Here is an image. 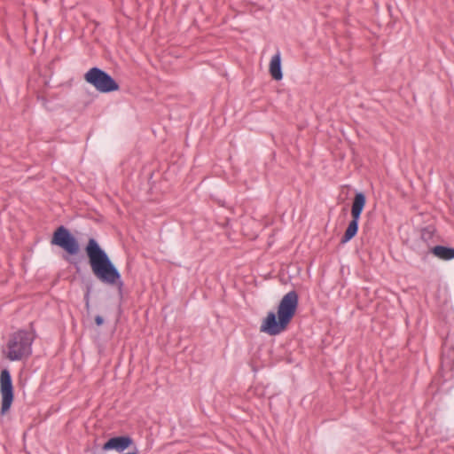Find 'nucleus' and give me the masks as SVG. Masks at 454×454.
<instances>
[{
	"label": "nucleus",
	"mask_w": 454,
	"mask_h": 454,
	"mask_svg": "<svg viewBox=\"0 0 454 454\" xmlns=\"http://www.w3.org/2000/svg\"><path fill=\"white\" fill-rule=\"evenodd\" d=\"M84 251L95 277L104 284L117 286L121 292L123 281L121 273L99 243L94 238H90Z\"/></svg>",
	"instance_id": "f257e3e1"
},
{
	"label": "nucleus",
	"mask_w": 454,
	"mask_h": 454,
	"mask_svg": "<svg viewBox=\"0 0 454 454\" xmlns=\"http://www.w3.org/2000/svg\"><path fill=\"white\" fill-rule=\"evenodd\" d=\"M299 305V296L292 290L281 299L277 313L270 311L260 327L262 333L275 336L286 331L294 317Z\"/></svg>",
	"instance_id": "f03ea898"
},
{
	"label": "nucleus",
	"mask_w": 454,
	"mask_h": 454,
	"mask_svg": "<svg viewBox=\"0 0 454 454\" xmlns=\"http://www.w3.org/2000/svg\"><path fill=\"white\" fill-rule=\"evenodd\" d=\"M33 327V323H30ZM35 338V332L33 328L19 330L11 334L7 342V352L5 356L10 361H20L32 354V343Z\"/></svg>",
	"instance_id": "7ed1b4c3"
},
{
	"label": "nucleus",
	"mask_w": 454,
	"mask_h": 454,
	"mask_svg": "<svg viewBox=\"0 0 454 454\" xmlns=\"http://www.w3.org/2000/svg\"><path fill=\"white\" fill-rule=\"evenodd\" d=\"M84 80L101 93H110L120 89L118 82L107 72L97 67L85 73Z\"/></svg>",
	"instance_id": "20e7f679"
},
{
	"label": "nucleus",
	"mask_w": 454,
	"mask_h": 454,
	"mask_svg": "<svg viewBox=\"0 0 454 454\" xmlns=\"http://www.w3.org/2000/svg\"><path fill=\"white\" fill-rule=\"evenodd\" d=\"M366 204V197L364 192H356L351 206V221L349 222L343 236L341 237L340 243L345 244L351 240L358 231V223L361 214Z\"/></svg>",
	"instance_id": "39448f33"
},
{
	"label": "nucleus",
	"mask_w": 454,
	"mask_h": 454,
	"mask_svg": "<svg viewBox=\"0 0 454 454\" xmlns=\"http://www.w3.org/2000/svg\"><path fill=\"white\" fill-rule=\"evenodd\" d=\"M51 243L59 247L69 255H75L80 251L78 240L70 231L63 225L54 231Z\"/></svg>",
	"instance_id": "423d86ee"
},
{
	"label": "nucleus",
	"mask_w": 454,
	"mask_h": 454,
	"mask_svg": "<svg viewBox=\"0 0 454 454\" xmlns=\"http://www.w3.org/2000/svg\"><path fill=\"white\" fill-rule=\"evenodd\" d=\"M0 394H1V415L9 411L13 400L14 390L11 372L8 369H4L0 373Z\"/></svg>",
	"instance_id": "0eeeda50"
},
{
	"label": "nucleus",
	"mask_w": 454,
	"mask_h": 454,
	"mask_svg": "<svg viewBox=\"0 0 454 454\" xmlns=\"http://www.w3.org/2000/svg\"><path fill=\"white\" fill-rule=\"evenodd\" d=\"M134 446L135 442L132 437L125 434L109 438L102 446V450L105 451L115 450L122 453L124 450H129Z\"/></svg>",
	"instance_id": "6e6552de"
},
{
	"label": "nucleus",
	"mask_w": 454,
	"mask_h": 454,
	"mask_svg": "<svg viewBox=\"0 0 454 454\" xmlns=\"http://www.w3.org/2000/svg\"><path fill=\"white\" fill-rule=\"evenodd\" d=\"M270 74L271 77L276 81H280L283 78L282 67H281V55L278 51L270 62Z\"/></svg>",
	"instance_id": "1a4fd4ad"
},
{
	"label": "nucleus",
	"mask_w": 454,
	"mask_h": 454,
	"mask_svg": "<svg viewBox=\"0 0 454 454\" xmlns=\"http://www.w3.org/2000/svg\"><path fill=\"white\" fill-rule=\"evenodd\" d=\"M430 252L437 258L449 261L454 259V247L444 246H434L430 248Z\"/></svg>",
	"instance_id": "9d476101"
},
{
	"label": "nucleus",
	"mask_w": 454,
	"mask_h": 454,
	"mask_svg": "<svg viewBox=\"0 0 454 454\" xmlns=\"http://www.w3.org/2000/svg\"><path fill=\"white\" fill-rule=\"evenodd\" d=\"M433 236V231L429 228H425L421 231V239L425 241L431 239Z\"/></svg>",
	"instance_id": "9b49d317"
},
{
	"label": "nucleus",
	"mask_w": 454,
	"mask_h": 454,
	"mask_svg": "<svg viewBox=\"0 0 454 454\" xmlns=\"http://www.w3.org/2000/svg\"><path fill=\"white\" fill-rule=\"evenodd\" d=\"M84 301H85V307L87 309H90V288H88L87 292L84 294Z\"/></svg>",
	"instance_id": "f8f14e48"
},
{
	"label": "nucleus",
	"mask_w": 454,
	"mask_h": 454,
	"mask_svg": "<svg viewBox=\"0 0 454 454\" xmlns=\"http://www.w3.org/2000/svg\"><path fill=\"white\" fill-rule=\"evenodd\" d=\"M95 323L98 326H100L104 323V318L101 316L98 315L95 317Z\"/></svg>",
	"instance_id": "ddd939ff"
},
{
	"label": "nucleus",
	"mask_w": 454,
	"mask_h": 454,
	"mask_svg": "<svg viewBox=\"0 0 454 454\" xmlns=\"http://www.w3.org/2000/svg\"><path fill=\"white\" fill-rule=\"evenodd\" d=\"M122 454H138V450L136 447V445L134 447H132V450L131 451H129L127 453H122Z\"/></svg>",
	"instance_id": "4468645a"
}]
</instances>
